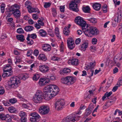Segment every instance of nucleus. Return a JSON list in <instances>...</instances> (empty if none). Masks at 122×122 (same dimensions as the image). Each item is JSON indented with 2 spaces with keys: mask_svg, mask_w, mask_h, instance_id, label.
<instances>
[{
  "mask_svg": "<svg viewBox=\"0 0 122 122\" xmlns=\"http://www.w3.org/2000/svg\"><path fill=\"white\" fill-rule=\"evenodd\" d=\"M39 69L41 72L45 73L48 72L49 70V68L47 66L42 65L39 66Z\"/></svg>",
  "mask_w": 122,
  "mask_h": 122,
  "instance_id": "4468645a",
  "label": "nucleus"
},
{
  "mask_svg": "<svg viewBox=\"0 0 122 122\" xmlns=\"http://www.w3.org/2000/svg\"><path fill=\"white\" fill-rule=\"evenodd\" d=\"M27 8L28 10V12L30 13L36 12L38 11V10L37 8H33L31 6H27Z\"/></svg>",
  "mask_w": 122,
  "mask_h": 122,
  "instance_id": "f3484780",
  "label": "nucleus"
},
{
  "mask_svg": "<svg viewBox=\"0 0 122 122\" xmlns=\"http://www.w3.org/2000/svg\"><path fill=\"white\" fill-rule=\"evenodd\" d=\"M117 85L118 86H120L122 85V76H121L119 78L117 83Z\"/></svg>",
  "mask_w": 122,
  "mask_h": 122,
  "instance_id": "a19ab883",
  "label": "nucleus"
},
{
  "mask_svg": "<svg viewBox=\"0 0 122 122\" xmlns=\"http://www.w3.org/2000/svg\"><path fill=\"white\" fill-rule=\"evenodd\" d=\"M94 72V70H90V71L88 73V77L90 78L93 75Z\"/></svg>",
  "mask_w": 122,
  "mask_h": 122,
  "instance_id": "864d4df0",
  "label": "nucleus"
},
{
  "mask_svg": "<svg viewBox=\"0 0 122 122\" xmlns=\"http://www.w3.org/2000/svg\"><path fill=\"white\" fill-rule=\"evenodd\" d=\"M60 50L61 52H63L64 49V45L63 42H62L60 46Z\"/></svg>",
  "mask_w": 122,
  "mask_h": 122,
  "instance_id": "13d9d810",
  "label": "nucleus"
},
{
  "mask_svg": "<svg viewBox=\"0 0 122 122\" xmlns=\"http://www.w3.org/2000/svg\"><path fill=\"white\" fill-rule=\"evenodd\" d=\"M46 79L47 78H40L38 82L39 85L41 86H42L46 84L50 81L49 79H48L47 81Z\"/></svg>",
  "mask_w": 122,
  "mask_h": 122,
  "instance_id": "ddd939ff",
  "label": "nucleus"
},
{
  "mask_svg": "<svg viewBox=\"0 0 122 122\" xmlns=\"http://www.w3.org/2000/svg\"><path fill=\"white\" fill-rule=\"evenodd\" d=\"M34 27L31 26H28L24 28L25 30L27 32L31 31L33 30Z\"/></svg>",
  "mask_w": 122,
  "mask_h": 122,
  "instance_id": "393cba45",
  "label": "nucleus"
},
{
  "mask_svg": "<svg viewBox=\"0 0 122 122\" xmlns=\"http://www.w3.org/2000/svg\"><path fill=\"white\" fill-rule=\"evenodd\" d=\"M14 15V16L16 19L20 18L21 16V13L20 10L17 9H16L12 13Z\"/></svg>",
  "mask_w": 122,
  "mask_h": 122,
  "instance_id": "dca6fc26",
  "label": "nucleus"
},
{
  "mask_svg": "<svg viewBox=\"0 0 122 122\" xmlns=\"http://www.w3.org/2000/svg\"><path fill=\"white\" fill-rule=\"evenodd\" d=\"M62 122H70L67 117L65 118L62 121Z\"/></svg>",
  "mask_w": 122,
  "mask_h": 122,
  "instance_id": "69168bd1",
  "label": "nucleus"
},
{
  "mask_svg": "<svg viewBox=\"0 0 122 122\" xmlns=\"http://www.w3.org/2000/svg\"><path fill=\"white\" fill-rule=\"evenodd\" d=\"M83 32L88 37H89L90 34L93 35H96L99 33L98 30L96 27L93 26L88 27L87 25Z\"/></svg>",
  "mask_w": 122,
  "mask_h": 122,
  "instance_id": "7ed1b4c3",
  "label": "nucleus"
},
{
  "mask_svg": "<svg viewBox=\"0 0 122 122\" xmlns=\"http://www.w3.org/2000/svg\"><path fill=\"white\" fill-rule=\"evenodd\" d=\"M65 104L64 99H56L55 103V107L57 110H61L62 109L63 106L65 105Z\"/></svg>",
  "mask_w": 122,
  "mask_h": 122,
  "instance_id": "0eeeda50",
  "label": "nucleus"
},
{
  "mask_svg": "<svg viewBox=\"0 0 122 122\" xmlns=\"http://www.w3.org/2000/svg\"><path fill=\"white\" fill-rule=\"evenodd\" d=\"M19 116L21 117V118H26L27 115L23 111H21L20 113L19 114Z\"/></svg>",
  "mask_w": 122,
  "mask_h": 122,
  "instance_id": "c9c22d12",
  "label": "nucleus"
},
{
  "mask_svg": "<svg viewBox=\"0 0 122 122\" xmlns=\"http://www.w3.org/2000/svg\"><path fill=\"white\" fill-rule=\"evenodd\" d=\"M20 81L18 77L13 76L11 77L8 82V85L10 88H15L19 86Z\"/></svg>",
  "mask_w": 122,
  "mask_h": 122,
  "instance_id": "f03ea898",
  "label": "nucleus"
},
{
  "mask_svg": "<svg viewBox=\"0 0 122 122\" xmlns=\"http://www.w3.org/2000/svg\"><path fill=\"white\" fill-rule=\"evenodd\" d=\"M52 12L53 16L54 17H55L57 13L55 8H53L52 9Z\"/></svg>",
  "mask_w": 122,
  "mask_h": 122,
  "instance_id": "4d7b16f0",
  "label": "nucleus"
},
{
  "mask_svg": "<svg viewBox=\"0 0 122 122\" xmlns=\"http://www.w3.org/2000/svg\"><path fill=\"white\" fill-rule=\"evenodd\" d=\"M2 102L5 106H8L10 105V103L8 101L4 100L2 101Z\"/></svg>",
  "mask_w": 122,
  "mask_h": 122,
  "instance_id": "603ef678",
  "label": "nucleus"
},
{
  "mask_svg": "<svg viewBox=\"0 0 122 122\" xmlns=\"http://www.w3.org/2000/svg\"><path fill=\"white\" fill-rule=\"evenodd\" d=\"M30 115L33 117H35L38 118H40L41 117L37 113L34 112L31 113L30 114Z\"/></svg>",
  "mask_w": 122,
  "mask_h": 122,
  "instance_id": "c85d7f7f",
  "label": "nucleus"
},
{
  "mask_svg": "<svg viewBox=\"0 0 122 122\" xmlns=\"http://www.w3.org/2000/svg\"><path fill=\"white\" fill-rule=\"evenodd\" d=\"M44 94L43 95V98L46 100H49L52 97L58 93L59 90L56 86L52 84L45 86Z\"/></svg>",
  "mask_w": 122,
  "mask_h": 122,
  "instance_id": "f257e3e1",
  "label": "nucleus"
},
{
  "mask_svg": "<svg viewBox=\"0 0 122 122\" xmlns=\"http://www.w3.org/2000/svg\"><path fill=\"white\" fill-rule=\"evenodd\" d=\"M88 43L86 42H84L81 46L80 49L82 51H85L88 47Z\"/></svg>",
  "mask_w": 122,
  "mask_h": 122,
  "instance_id": "6ab92c4d",
  "label": "nucleus"
},
{
  "mask_svg": "<svg viewBox=\"0 0 122 122\" xmlns=\"http://www.w3.org/2000/svg\"><path fill=\"white\" fill-rule=\"evenodd\" d=\"M55 33L56 36L58 38H60L61 37L60 35L59 34V29L58 28L56 27L55 29Z\"/></svg>",
  "mask_w": 122,
  "mask_h": 122,
  "instance_id": "2f4dec72",
  "label": "nucleus"
},
{
  "mask_svg": "<svg viewBox=\"0 0 122 122\" xmlns=\"http://www.w3.org/2000/svg\"><path fill=\"white\" fill-rule=\"evenodd\" d=\"M26 39L27 40V43L28 44L30 45H31L33 44V41L32 39L30 38L29 35H28Z\"/></svg>",
  "mask_w": 122,
  "mask_h": 122,
  "instance_id": "b1692460",
  "label": "nucleus"
},
{
  "mask_svg": "<svg viewBox=\"0 0 122 122\" xmlns=\"http://www.w3.org/2000/svg\"><path fill=\"white\" fill-rule=\"evenodd\" d=\"M38 58L40 60L44 61H46L47 59L45 55L43 54H40L38 57Z\"/></svg>",
  "mask_w": 122,
  "mask_h": 122,
  "instance_id": "5701e85b",
  "label": "nucleus"
},
{
  "mask_svg": "<svg viewBox=\"0 0 122 122\" xmlns=\"http://www.w3.org/2000/svg\"><path fill=\"white\" fill-rule=\"evenodd\" d=\"M16 61L15 62V63L17 65L22 61L21 59L19 57H16L15 58Z\"/></svg>",
  "mask_w": 122,
  "mask_h": 122,
  "instance_id": "72a5a7b5",
  "label": "nucleus"
},
{
  "mask_svg": "<svg viewBox=\"0 0 122 122\" xmlns=\"http://www.w3.org/2000/svg\"><path fill=\"white\" fill-rule=\"evenodd\" d=\"M87 20L90 22L92 23H95L96 22L97 20L96 19L94 18H91L88 19Z\"/></svg>",
  "mask_w": 122,
  "mask_h": 122,
  "instance_id": "09e8293b",
  "label": "nucleus"
},
{
  "mask_svg": "<svg viewBox=\"0 0 122 122\" xmlns=\"http://www.w3.org/2000/svg\"><path fill=\"white\" fill-rule=\"evenodd\" d=\"M95 62H91L89 65V69L91 70V69L94 68L95 66Z\"/></svg>",
  "mask_w": 122,
  "mask_h": 122,
  "instance_id": "de8ad7c7",
  "label": "nucleus"
},
{
  "mask_svg": "<svg viewBox=\"0 0 122 122\" xmlns=\"http://www.w3.org/2000/svg\"><path fill=\"white\" fill-rule=\"evenodd\" d=\"M68 63L69 65H76L78 64L79 62L78 59L74 58L69 60Z\"/></svg>",
  "mask_w": 122,
  "mask_h": 122,
  "instance_id": "2eb2a0df",
  "label": "nucleus"
},
{
  "mask_svg": "<svg viewBox=\"0 0 122 122\" xmlns=\"http://www.w3.org/2000/svg\"><path fill=\"white\" fill-rule=\"evenodd\" d=\"M61 81L63 83L70 85L75 82L76 78H75L71 76H68L62 78Z\"/></svg>",
  "mask_w": 122,
  "mask_h": 122,
  "instance_id": "20e7f679",
  "label": "nucleus"
},
{
  "mask_svg": "<svg viewBox=\"0 0 122 122\" xmlns=\"http://www.w3.org/2000/svg\"><path fill=\"white\" fill-rule=\"evenodd\" d=\"M71 70L67 68H65L63 69L62 72L63 73H67L70 72Z\"/></svg>",
  "mask_w": 122,
  "mask_h": 122,
  "instance_id": "79ce46f5",
  "label": "nucleus"
},
{
  "mask_svg": "<svg viewBox=\"0 0 122 122\" xmlns=\"http://www.w3.org/2000/svg\"><path fill=\"white\" fill-rule=\"evenodd\" d=\"M5 92V90L4 88L2 86H0V95H3Z\"/></svg>",
  "mask_w": 122,
  "mask_h": 122,
  "instance_id": "8fccbe9b",
  "label": "nucleus"
},
{
  "mask_svg": "<svg viewBox=\"0 0 122 122\" xmlns=\"http://www.w3.org/2000/svg\"><path fill=\"white\" fill-rule=\"evenodd\" d=\"M30 120L31 122H36L39 121V119L33 117L30 118Z\"/></svg>",
  "mask_w": 122,
  "mask_h": 122,
  "instance_id": "58836bf2",
  "label": "nucleus"
},
{
  "mask_svg": "<svg viewBox=\"0 0 122 122\" xmlns=\"http://www.w3.org/2000/svg\"><path fill=\"white\" fill-rule=\"evenodd\" d=\"M9 102L12 104H14L16 103L17 102V100L16 98H13L9 99Z\"/></svg>",
  "mask_w": 122,
  "mask_h": 122,
  "instance_id": "e433bc0d",
  "label": "nucleus"
},
{
  "mask_svg": "<svg viewBox=\"0 0 122 122\" xmlns=\"http://www.w3.org/2000/svg\"><path fill=\"white\" fill-rule=\"evenodd\" d=\"M40 76L39 75L37 74H35L33 77V80L35 81L39 79Z\"/></svg>",
  "mask_w": 122,
  "mask_h": 122,
  "instance_id": "ea45409f",
  "label": "nucleus"
},
{
  "mask_svg": "<svg viewBox=\"0 0 122 122\" xmlns=\"http://www.w3.org/2000/svg\"><path fill=\"white\" fill-rule=\"evenodd\" d=\"M113 101H110L109 100L106 103L105 106H107V107H109L111 106L113 104Z\"/></svg>",
  "mask_w": 122,
  "mask_h": 122,
  "instance_id": "37998d69",
  "label": "nucleus"
},
{
  "mask_svg": "<svg viewBox=\"0 0 122 122\" xmlns=\"http://www.w3.org/2000/svg\"><path fill=\"white\" fill-rule=\"evenodd\" d=\"M8 110L9 112L11 113H15L16 111L15 108L13 106L9 107Z\"/></svg>",
  "mask_w": 122,
  "mask_h": 122,
  "instance_id": "cd10ccee",
  "label": "nucleus"
},
{
  "mask_svg": "<svg viewBox=\"0 0 122 122\" xmlns=\"http://www.w3.org/2000/svg\"><path fill=\"white\" fill-rule=\"evenodd\" d=\"M102 10L104 13H106L107 11V6L106 5H104L102 7Z\"/></svg>",
  "mask_w": 122,
  "mask_h": 122,
  "instance_id": "c03bdc74",
  "label": "nucleus"
},
{
  "mask_svg": "<svg viewBox=\"0 0 122 122\" xmlns=\"http://www.w3.org/2000/svg\"><path fill=\"white\" fill-rule=\"evenodd\" d=\"M17 39L21 41H23L25 40L24 36L22 35H18L16 36Z\"/></svg>",
  "mask_w": 122,
  "mask_h": 122,
  "instance_id": "7c9ffc66",
  "label": "nucleus"
},
{
  "mask_svg": "<svg viewBox=\"0 0 122 122\" xmlns=\"http://www.w3.org/2000/svg\"><path fill=\"white\" fill-rule=\"evenodd\" d=\"M70 30L67 29V27H65L63 31L64 34L66 35H69L70 33Z\"/></svg>",
  "mask_w": 122,
  "mask_h": 122,
  "instance_id": "f704fd0d",
  "label": "nucleus"
},
{
  "mask_svg": "<svg viewBox=\"0 0 122 122\" xmlns=\"http://www.w3.org/2000/svg\"><path fill=\"white\" fill-rule=\"evenodd\" d=\"M82 9L83 11L86 13H89L90 10V8L88 6L83 7Z\"/></svg>",
  "mask_w": 122,
  "mask_h": 122,
  "instance_id": "c756f323",
  "label": "nucleus"
},
{
  "mask_svg": "<svg viewBox=\"0 0 122 122\" xmlns=\"http://www.w3.org/2000/svg\"><path fill=\"white\" fill-rule=\"evenodd\" d=\"M51 4V3H50L46 2L44 5V6L45 8H47L49 7Z\"/></svg>",
  "mask_w": 122,
  "mask_h": 122,
  "instance_id": "bf43d9fd",
  "label": "nucleus"
},
{
  "mask_svg": "<svg viewBox=\"0 0 122 122\" xmlns=\"http://www.w3.org/2000/svg\"><path fill=\"white\" fill-rule=\"evenodd\" d=\"M28 78V76L26 74H25L23 75L21 77V79L23 80H25L27 78Z\"/></svg>",
  "mask_w": 122,
  "mask_h": 122,
  "instance_id": "052dcab7",
  "label": "nucleus"
},
{
  "mask_svg": "<svg viewBox=\"0 0 122 122\" xmlns=\"http://www.w3.org/2000/svg\"><path fill=\"white\" fill-rule=\"evenodd\" d=\"M49 111V107L46 105H43L41 106L39 109V112L42 115L47 114Z\"/></svg>",
  "mask_w": 122,
  "mask_h": 122,
  "instance_id": "1a4fd4ad",
  "label": "nucleus"
},
{
  "mask_svg": "<svg viewBox=\"0 0 122 122\" xmlns=\"http://www.w3.org/2000/svg\"><path fill=\"white\" fill-rule=\"evenodd\" d=\"M6 115H5L3 113L0 114V119L2 120H5V119Z\"/></svg>",
  "mask_w": 122,
  "mask_h": 122,
  "instance_id": "49530a36",
  "label": "nucleus"
},
{
  "mask_svg": "<svg viewBox=\"0 0 122 122\" xmlns=\"http://www.w3.org/2000/svg\"><path fill=\"white\" fill-rule=\"evenodd\" d=\"M92 110L91 108H88L85 110V112L84 115L85 117H86L92 113Z\"/></svg>",
  "mask_w": 122,
  "mask_h": 122,
  "instance_id": "aec40b11",
  "label": "nucleus"
},
{
  "mask_svg": "<svg viewBox=\"0 0 122 122\" xmlns=\"http://www.w3.org/2000/svg\"><path fill=\"white\" fill-rule=\"evenodd\" d=\"M38 23L41 26H43L44 25V23L43 21L39 20L37 21Z\"/></svg>",
  "mask_w": 122,
  "mask_h": 122,
  "instance_id": "e2e57ef3",
  "label": "nucleus"
},
{
  "mask_svg": "<svg viewBox=\"0 0 122 122\" xmlns=\"http://www.w3.org/2000/svg\"><path fill=\"white\" fill-rule=\"evenodd\" d=\"M114 21H115V23H113V22H112V25L113 26H116L118 23V21L120 22L122 19V15L121 12V11H119L117 14H116L114 16Z\"/></svg>",
  "mask_w": 122,
  "mask_h": 122,
  "instance_id": "6e6552de",
  "label": "nucleus"
},
{
  "mask_svg": "<svg viewBox=\"0 0 122 122\" xmlns=\"http://www.w3.org/2000/svg\"><path fill=\"white\" fill-rule=\"evenodd\" d=\"M67 117L68 118L70 122H75L76 120L74 117L73 115L71 114L68 116Z\"/></svg>",
  "mask_w": 122,
  "mask_h": 122,
  "instance_id": "bb28decb",
  "label": "nucleus"
},
{
  "mask_svg": "<svg viewBox=\"0 0 122 122\" xmlns=\"http://www.w3.org/2000/svg\"><path fill=\"white\" fill-rule=\"evenodd\" d=\"M93 7L95 10H98L100 9L101 5L98 3H96L93 5Z\"/></svg>",
  "mask_w": 122,
  "mask_h": 122,
  "instance_id": "4be33fe9",
  "label": "nucleus"
},
{
  "mask_svg": "<svg viewBox=\"0 0 122 122\" xmlns=\"http://www.w3.org/2000/svg\"><path fill=\"white\" fill-rule=\"evenodd\" d=\"M97 41V39L95 38H93L92 39V43L93 44H95Z\"/></svg>",
  "mask_w": 122,
  "mask_h": 122,
  "instance_id": "680f3d73",
  "label": "nucleus"
},
{
  "mask_svg": "<svg viewBox=\"0 0 122 122\" xmlns=\"http://www.w3.org/2000/svg\"><path fill=\"white\" fill-rule=\"evenodd\" d=\"M62 122H70L67 117L65 118L62 121Z\"/></svg>",
  "mask_w": 122,
  "mask_h": 122,
  "instance_id": "338daca9",
  "label": "nucleus"
},
{
  "mask_svg": "<svg viewBox=\"0 0 122 122\" xmlns=\"http://www.w3.org/2000/svg\"><path fill=\"white\" fill-rule=\"evenodd\" d=\"M90 49L91 51H96L97 50L96 47L94 46H91L90 47Z\"/></svg>",
  "mask_w": 122,
  "mask_h": 122,
  "instance_id": "774afa93",
  "label": "nucleus"
},
{
  "mask_svg": "<svg viewBox=\"0 0 122 122\" xmlns=\"http://www.w3.org/2000/svg\"><path fill=\"white\" fill-rule=\"evenodd\" d=\"M31 5V2L28 1H26L25 3V6H31L30 5Z\"/></svg>",
  "mask_w": 122,
  "mask_h": 122,
  "instance_id": "0e129e2a",
  "label": "nucleus"
},
{
  "mask_svg": "<svg viewBox=\"0 0 122 122\" xmlns=\"http://www.w3.org/2000/svg\"><path fill=\"white\" fill-rule=\"evenodd\" d=\"M112 94V91L110 92H106L105 94L102 97V100L104 101L106 97H107V98L109 99V97H110Z\"/></svg>",
  "mask_w": 122,
  "mask_h": 122,
  "instance_id": "412c9836",
  "label": "nucleus"
},
{
  "mask_svg": "<svg viewBox=\"0 0 122 122\" xmlns=\"http://www.w3.org/2000/svg\"><path fill=\"white\" fill-rule=\"evenodd\" d=\"M16 9L14 8L13 6H12L9 8L8 12H11L12 13Z\"/></svg>",
  "mask_w": 122,
  "mask_h": 122,
  "instance_id": "a18cd8bd",
  "label": "nucleus"
},
{
  "mask_svg": "<svg viewBox=\"0 0 122 122\" xmlns=\"http://www.w3.org/2000/svg\"><path fill=\"white\" fill-rule=\"evenodd\" d=\"M5 4L3 3H2L0 5L1 11L2 13H4L5 10Z\"/></svg>",
  "mask_w": 122,
  "mask_h": 122,
  "instance_id": "4c0bfd02",
  "label": "nucleus"
},
{
  "mask_svg": "<svg viewBox=\"0 0 122 122\" xmlns=\"http://www.w3.org/2000/svg\"><path fill=\"white\" fill-rule=\"evenodd\" d=\"M43 99V93L41 91H38L35 95V96L33 99L34 102L36 103L41 102Z\"/></svg>",
  "mask_w": 122,
  "mask_h": 122,
  "instance_id": "39448f33",
  "label": "nucleus"
},
{
  "mask_svg": "<svg viewBox=\"0 0 122 122\" xmlns=\"http://www.w3.org/2000/svg\"><path fill=\"white\" fill-rule=\"evenodd\" d=\"M39 34L42 37H45L47 34V33L43 30H41L39 31Z\"/></svg>",
  "mask_w": 122,
  "mask_h": 122,
  "instance_id": "a878e982",
  "label": "nucleus"
},
{
  "mask_svg": "<svg viewBox=\"0 0 122 122\" xmlns=\"http://www.w3.org/2000/svg\"><path fill=\"white\" fill-rule=\"evenodd\" d=\"M5 118V120L6 122H11L12 119L11 117L9 114H6Z\"/></svg>",
  "mask_w": 122,
  "mask_h": 122,
  "instance_id": "473e14b6",
  "label": "nucleus"
},
{
  "mask_svg": "<svg viewBox=\"0 0 122 122\" xmlns=\"http://www.w3.org/2000/svg\"><path fill=\"white\" fill-rule=\"evenodd\" d=\"M28 35H29V36H30V39H35L37 37L36 35L35 34H33L31 35L29 34Z\"/></svg>",
  "mask_w": 122,
  "mask_h": 122,
  "instance_id": "5fc2aeb1",
  "label": "nucleus"
},
{
  "mask_svg": "<svg viewBox=\"0 0 122 122\" xmlns=\"http://www.w3.org/2000/svg\"><path fill=\"white\" fill-rule=\"evenodd\" d=\"M42 48L44 51H50L51 49V46L49 44H45L42 46Z\"/></svg>",
  "mask_w": 122,
  "mask_h": 122,
  "instance_id": "a211bd4d",
  "label": "nucleus"
},
{
  "mask_svg": "<svg viewBox=\"0 0 122 122\" xmlns=\"http://www.w3.org/2000/svg\"><path fill=\"white\" fill-rule=\"evenodd\" d=\"M17 32L19 34H21L24 33V31L22 28H20L17 29Z\"/></svg>",
  "mask_w": 122,
  "mask_h": 122,
  "instance_id": "3c124183",
  "label": "nucleus"
},
{
  "mask_svg": "<svg viewBox=\"0 0 122 122\" xmlns=\"http://www.w3.org/2000/svg\"><path fill=\"white\" fill-rule=\"evenodd\" d=\"M67 42L68 48L70 49H72L75 46L74 41L72 39L68 38Z\"/></svg>",
  "mask_w": 122,
  "mask_h": 122,
  "instance_id": "f8f14e48",
  "label": "nucleus"
},
{
  "mask_svg": "<svg viewBox=\"0 0 122 122\" xmlns=\"http://www.w3.org/2000/svg\"><path fill=\"white\" fill-rule=\"evenodd\" d=\"M69 7L71 9L74 11L77 12L79 10L77 8V5L72 1L69 4Z\"/></svg>",
  "mask_w": 122,
  "mask_h": 122,
  "instance_id": "9b49d317",
  "label": "nucleus"
},
{
  "mask_svg": "<svg viewBox=\"0 0 122 122\" xmlns=\"http://www.w3.org/2000/svg\"><path fill=\"white\" fill-rule=\"evenodd\" d=\"M5 69L4 70V72H5L6 74L8 76H11L12 74V71L10 65H7L4 67Z\"/></svg>",
  "mask_w": 122,
  "mask_h": 122,
  "instance_id": "9d476101",
  "label": "nucleus"
},
{
  "mask_svg": "<svg viewBox=\"0 0 122 122\" xmlns=\"http://www.w3.org/2000/svg\"><path fill=\"white\" fill-rule=\"evenodd\" d=\"M48 34L49 35H50L51 37H53L54 36L55 34L54 32L51 31V30H50L48 31Z\"/></svg>",
  "mask_w": 122,
  "mask_h": 122,
  "instance_id": "6e6d98bb",
  "label": "nucleus"
},
{
  "mask_svg": "<svg viewBox=\"0 0 122 122\" xmlns=\"http://www.w3.org/2000/svg\"><path fill=\"white\" fill-rule=\"evenodd\" d=\"M75 21L77 24L81 26L83 31L85 30L86 25H87L86 22L83 20L82 18L79 16L76 18Z\"/></svg>",
  "mask_w": 122,
  "mask_h": 122,
  "instance_id": "423d86ee",
  "label": "nucleus"
}]
</instances>
